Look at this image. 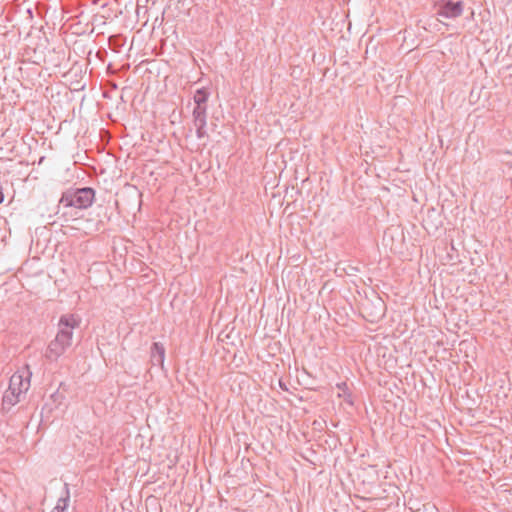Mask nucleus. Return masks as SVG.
<instances>
[{"label":"nucleus","instance_id":"nucleus-6","mask_svg":"<svg viewBox=\"0 0 512 512\" xmlns=\"http://www.w3.org/2000/svg\"><path fill=\"white\" fill-rule=\"evenodd\" d=\"M210 93L205 88L197 89L193 96L195 105L207 106V101Z\"/></svg>","mask_w":512,"mask_h":512},{"label":"nucleus","instance_id":"nucleus-2","mask_svg":"<svg viewBox=\"0 0 512 512\" xmlns=\"http://www.w3.org/2000/svg\"><path fill=\"white\" fill-rule=\"evenodd\" d=\"M31 375V371L26 366L11 376L8 390L3 396L2 405L4 409H9L21 401L30 388Z\"/></svg>","mask_w":512,"mask_h":512},{"label":"nucleus","instance_id":"nucleus-1","mask_svg":"<svg viewBox=\"0 0 512 512\" xmlns=\"http://www.w3.org/2000/svg\"><path fill=\"white\" fill-rule=\"evenodd\" d=\"M80 324V319L73 314L61 316L55 338L49 343L45 357L57 361L72 345L73 331Z\"/></svg>","mask_w":512,"mask_h":512},{"label":"nucleus","instance_id":"nucleus-9","mask_svg":"<svg viewBox=\"0 0 512 512\" xmlns=\"http://www.w3.org/2000/svg\"><path fill=\"white\" fill-rule=\"evenodd\" d=\"M193 125L196 130V136L198 139H203L207 137V121L193 122Z\"/></svg>","mask_w":512,"mask_h":512},{"label":"nucleus","instance_id":"nucleus-11","mask_svg":"<svg viewBox=\"0 0 512 512\" xmlns=\"http://www.w3.org/2000/svg\"><path fill=\"white\" fill-rule=\"evenodd\" d=\"M345 400L349 403V404H353L352 402V399H351V396L350 395H347V397L345 398Z\"/></svg>","mask_w":512,"mask_h":512},{"label":"nucleus","instance_id":"nucleus-8","mask_svg":"<svg viewBox=\"0 0 512 512\" xmlns=\"http://www.w3.org/2000/svg\"><path fill=\"white\" fill-rule=\"evenodd\" d=\"M69 501H70L69 490L67 488V485H65V496H62L58 499L57 504L54 508V511L64 512L69 506Z\"/></svg>","mask_w":512,"mask_h":512},{"label":"nucleus","instance_id":"nucleus-5","mask_svg":"<svg viewBox=\"0 0 512 512\" xmlns=\"http://www.w3.org/2000/svg\"><path fill=\"white\" fill-rule=\"evenodd\" d=\"M165 359V348L160 343H153L151 347V362L153 365L163 366Z\"/></svg>","mask_w":512,"mask_h":512},{"label":"nucleus","instance_id":"nucleus-3","mask_svg":"<svg viewBox=\"0 0 512 512\" xmlns=\"http://www.w3.org/2000/svg\"><path fill=\"white\" fill-rule=\"evenodd\" d=\"M94 197L95 192L89 187L69 189L62 194L60 204L64 207L86 209L92 205Z\"/></svg>","mask_w":512,"mask_h":512},{"label":"nucleus","instance_id":"nucleus-7","mask_svg":"<svg viewBox=\"0 0 512 512\" xmlns=\"http://www.w3.org/2000/svg\"><path fill=\"white\" fill-rule=\"evenodd\" d=\"M192 117L193 122L207 121V106L195 105Z\"/></svg>","mask_w":512,"mask_h":512},{"label":"nucleus","instance_id":"nucleus-10","mask_svg":"<svg viewBox=\"0 0 512 512\" xmlns=\"http://www.w3.org/2000/svg\"><path fill=\"white\" fill-rule=\"evenodd\" d=\"M339 389L341 390H344V388L346 387V384L345 383H341V384H338L337 385ZM345 393V391H343Z\"/></svg>","mask_w":512,"mask_h":512},{"label":"nucleus","instance_id":"nucleus-4","mask_svg":"<svg viewBox=\"0 0 512 512\" xmlns=\"http://www.w3.org/2000/svg\"><path fill=\"white\" fill-rule=\"evenodd\" d=\"M463 13L462 2L443 1L438 4L437 14L440 17L454 19Z\"/></svg>","mask_w":512,"mask_h":512}]
</instances>
